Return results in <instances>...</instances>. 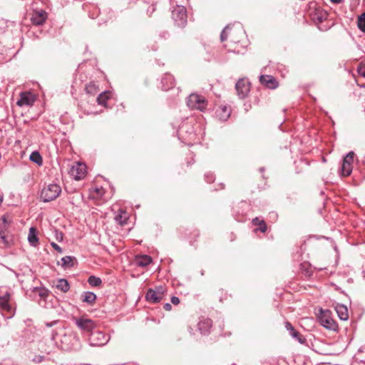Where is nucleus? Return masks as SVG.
<instances>
[{
  "instance_id": "40",
  "label": "nucleus",
  "mask_w": 365,
  "mask_h": 365,
  "mask_svg": "<svg viewBox=\"0 0 365 365\" xmlns=\"http://www.w3.org/2000/svg\"><path fill=\"white\" fill-rule=\"evenodd\" d=\"M171 302L173 304H175V305H178L180 303V299L177 297H171Z\"/></svg>"
},
{
  "instance_id": "1",
  "label": "nucleus",
  "mask_w": 365,
  "mask_h": 365,
  "mask_svg": "<svg viewBox=\"0 0 365 365\" xmlns=\"http://www.w3.org/2000/svg\"><path fill=\"white\" fill-rule=\"evenodd\" d=\"M61 192V188L58 184H49L45 187L41 194L43 202H50L56 199Z\"/></svg>"
},
{
  "instance_id": "38",
  "label": "nucleus",
  "mask_w": 365,
  "mask_h": 365,
  "mask_svg": "<svg viewBox=\"0 0 365 365\" xmlns=\"http://www.w3.org/2000/svg\"><path fill=\"white\" fill-rule=\"evenodd\" d=\"M51 245L52 246V247L56 250L59 253H62L63 252V250L61 247H59L56 243L55 242H51Z\"/></svg>"
},
{
  "instance_id": "28",
  "label": "nucleus",
  "mask_w": 365,
  "mask_h": 365,
  "mask_svg": "<svg viewBox=\"0 0 365 365\" xmlns=\"http://www.w3.org/2000/svg\"><path fill=\"white\" fill-rule=\"evenodd\" d=\"M252 224L255 226H259L258 230L262 232H265L267 230V225L264 220H260L259 217H255L252 220Z\"/></svg>"
},
{
  "instance_id": "19",
  "label": "nucleus",
  "mask_w": 365,
  "mask_h": 365,
  "mask_svg": "<svg viewBox=\"0 0 365 365\" xmlns=\"http://www.w3.org/2000/svg\"><path fill=\"white\" fill-rule=\"evenodd\" d=\"M336 312L341 320H346L349 318L348 309L347 307L343 304H338L336 307Z\"/></svg>"
},
{
  "instance_id": "20",
  "label": "nucleus",
  "mask_w": 365,
  "mask_h": 365,
  "mask_svg": "<svg viewBox=\"0 0 365 365\" xmlns=\"http://www.w3.org/2000/svg\"><path fill=\"white\" fill-rule=\"evenodd\" d=\"M217 115L222 120H227L230 115V109L227 106H220L217 110Z\"/></svg>"
},
{
  "instance_id": "34",
  "label": "nucleus",
  "mask_w": 365,
  "mask_h": 365,
  "mask_svg": "<svg viewBox=\"0 0 365 365\" xmlns=\"http://www.w3.org/2000/svg\"><path fill=\"white\" fill-rule=\"evenodd\" d=\"M358 73L365 78V63H361L357 68Z\"/></svg>"
},
{
  "instance_id": "43",
  "label": "nucleus",
  "mask_w": 365,
  "mask_h": 365,
  "mask_svg": "<svg viewBox=\"0 0 365 365\" xmlns=\"http://www.w3.org/2000/svg\"><path fill=\"white\" fill-rule=\"evenodd\" d=\"M34 162H35L36 163H37V164H38V165H39V166L42 165V163H43V161H34Z\"/></svg>"
},
{
  "instance_id": "12",
  "label": "nucleus",
  "mask_w": 365,
  "mask_h": 365,
  "mask_svg": "<svg viewBox=\"0 0 365 365\" xmlns=\"http://www.w3.org/2000/svg\"><path fill=\"white\" fill-rule=\"evenodd\" d=\"M47 19V14L45 11H34L31 16V22L36 26L44 24Z\"/></svg>"
},
{
  "instance_id": "27",
  "label": "nucleus",
  "mask_w": 365,
  "mask_h": 365,
  "mask_svg": "<svg viewBox=\"0 0 365 365\" xmlns=\"http://www.w3.org/2000/svg\"><path fill=\"white\" fill-rule=\"evenodd\" d=\"M56 288L63 292H67L70 289V285L68 281L65 279H60L56 284Z\"/></svg>"
},
{
  "instance_id": "10",
  "label": "nucleus",
  "mask_w": 365,
  "mask_h": 365,
  "mask_svg": "<svg viewBox=\"0 0 365 365\" xmlns=\"http://www.w3.org/2000/svg\"><path fill=\"white\" fill-rule=\"evenodd\" d=\"M235 88L239 97L244 98L250 92V84L246 79L241 78L236 83Z\"/></svg>"
},
{
  "instance_id": "15",
  "label": "nucleus",
  "mask_w": 365,
  "mask_h": 365,
  "mask_svg": "<svg viewBox=\"0 0 365 365\" xmlns=\"http://www.w3.org/2000/svg\"><path fill=\"white\" fill-rule=\"evenodd\" d=\"M76 262V259L72 256H66L61 259L58 264L61 266L63 269H68L73 267Z\"/></svg>"
},
{
  "instance_id": "47",
  "label": "nucleus",
  "mask_w": 365,
  "mask_h": 365,
  "mask_svg": "<svg viewBox=\"0 0 365 365\" xmlns=\"http://www.w3.org/2000/svg\"><path fill=\"white\" fill-rule=\"evenodd\" d=\"M206 324H207V325H210V321H207V322H206Z\"/></svg>"
},
{
  "instance_id": "13",
  "label": "nucleus",
  "mask_w": 365,
  "mask_h": 365,
  "mask_svg": "<svg viewBox=\"0 0 365 365\" xmlns=\"http://www.w3.org/2000/svg\"><path fill=\"white\" fill-rule=\"evenodd\" d=\"M285 327L289 331V334L297 339L300 344H303L306 342V339L299 332L296 331L293 326L289 322L285 323Z\"/></svg>"
},
{
  "instance_id": "33",
  "label": "nucleus",
  "mask_w": 365,
  "mask_h": 365,
  "mask_svg": "<svg viewBox=\"0 0 365 365\" xmlns=\"http://www.w3.org/2000/svg\"><path fill=\"white\" fill-rule=\"evenodd\" d=\"M38 296L42 299H46L48 296V290L46 289L36 288Z\"/></svg>"
},
{
  "instance_id": "18",
  "label": "nucleus",
  "mask_w": 365,
  "mask_h": 365,
  "mask_svg": "<svg viewBox=\"0 0 365 365\" xmlns=\"http://www.w3.org/2000/svg\"><path fill=\"white\" fill-rule=\"evenodd\" d=\"M152 262V258L148 255L138 256L135 258V264L141 267H145Z\"/></svg>"
},
{
  "instance_id": "41",
  "label": "nucleus",
  "mask_w": 365,
  "mask_h": 365,
  "mask_svg": "<svg viewBox=\"0 0 365 365\" xmlns=\"http://www.w3.org/2000/svg\"><path fill=\"white\" fill-rule=\"evenodd\" d=\"M164 309L167 311H170L172 309V306L169 303H166L163 306Z\"/></svg>"
},
{
  "instance_id": "7",
  "label": "nucleus",
  "mask_w": 365,
  "mask_h": 365,
  "mask_svg": "<svg viewBox=\"0 0 365 365\" xmlns=\"http://www.w3.org/2000/svg\"><path fill=\"white\" fill-rule=\"evenodd\" d=\"M165 288L160 286L155 289H149L146 293V300L152 303H158L160 302L164 297Z\"/></svg>"
},
{
  "instance_id": "9",
  "label": "nucleus",
  "mask_w": 365,
  "mask_h": 365,
  "mask_svg": "<svg viewBox=\"0 0 365 365\" xmlns=\"http://www.w3.org/2000/svg\"><path fill=\"white\" fill-rule=\"evenodd\" d=\"M20 98L16 102L19 107L32 106L36 101V96L30 91L22 92L20 93Z\"/></svg>"
},
{
  "instance_id": "26",
  "label": "nucleus",
  "mask_w": 365,
  "mask_h": 365,
  "mask_svg": "<svg viewBox=\"0 0 365 365\" xmlns=\"http://www.w3.org/2000/svg\"><path fill=\"white\" fill-rule=\"evenodd\" d=\"M96 299V295L91 292H86L82 295V301L89 304H92Z\"/></svg>"
},
{
  "instance_id": "14",
  "label": "nucleus",
  "mask_w": 365,
  "mask_h": 365,
  "mask_svg": "<svg viewBox=\"0 0 365 365\" xmlns=\"http://www.w3.org/2000/svg\"><path fill=\"white\" fill-rule=\"evenodd\" d=\"M11 294L6 292L4 295L0 296V308L3 311H6L9 313L12 312V308L9 304Z\"/></svg>"
},
{
  "instance_id": "44",
  "label": "nucleus",
  "mask_w": 365,
  "mask_h": 365,
  "mask_svg": "<svg viewBox=\"0 0 365 365\" xmlns=\"http://www.w3.org/2000/svg\"><path fill=\"white\" fill-rule=\"evenodd\" d=\"M322 19H323V15H322V12H321V16L319 18V21H322Z\"/></svg>"
},
{
  "instance_id": "37",
  "label": "nucleus",
  "mask_w": 365,
  "mask_h": 365,
  "mask_svg": "<svg viewBox=\"0 0 365 365\" xmlns=\"http://www.w3.org/2000/svg\"><path fill=\"white\" fill-rule=\"evenodd\" d=\"M56 240L58 242H61L63 240V234L62 232L55 230Z\"/></svg>"
},
{
  "instance_id": "4",
  "label": "nucleus",
  "mask_w": 365,
  "mask_h": 365,
  "mask_svg": "<svg viewBox=\"0 0 365 365\" xmlns=\"http://www.w3.org/2000/svg\"><path fill=\"white\" fill-rule=\"evenodd\" d=\"M110 340V336L99 330H93L89 336V344L92 346H102Z\"/></svg>"
},
{
  "instance_id": "3",
  "label": "nucleus",
  "mask_w": 365,
  "mask_h": 365,
  "mask_svg": "<svg viewBox=\"0 0 365 365\" xmlns=\"http://www.w3.org/2000/svg\"><path fill=\"white\" fill-rule=\"evenodd\" d=\"M68 173L74 180H81L87 174V166L82 161H75L71 166Z\"/></svg>"
},
{
  "instance_id": "45",
  "label": "nucleus",
  "mask_w": 365,
  "mask_h": 365,
  "mask_svg": "<svg viewBox=\"0 0 365 365\" xmlns=\"http://www.w3.org/2000/svg\"><path fill=\"white\" fill-rule=\"evenodd\" d=\"M2 200H3L2 196H0V204L1 203Z\"/></svg>"
},
{
  "instance_id": "16",
  "label": "nucleus",
  "mask_w": 365,
  "mask_h": 365,
  "mask_svg": "<svg viewBox=\"0 0 365 365\" xmlns=\"http://www.w3.org/2000/svg\"><path fill=\"white\" fill-rule=\"evenodd\" d=\"M28 241L32 247H37L38 244V237L37 235V230L35 227H31L29 228L28 235Z\"/></svg>"
},
{
  "instance_id": "17",
  "label": "nucleus",
  "mask_w": 365,
  "mask_h": 365,
  "mask_svg": "<svg viewBox=\"0 0 365 365\" xmlns=\"http://www.w3.org/2000/svg\"><path fill=\"white\" fill-rule=\"evenodd\" d=\"M163 83V88L165 91H168L169 89L174 87L175 83L173 76L170 74H165L162 81Z\"/></svg>"
},
{
  "instance_id": "30",
  "label": "nucleus",
  "mask_w": 365,
  "mask_h": 365,
  "mask_svg": "<svg viewBox=\"0 0 365 365\" xmlns=\"http://www.w3.org/2000/svg\"><path fill=\"white\" fill-rule=\"evenodd\" d=\"M88 282L91 286L99 287L102 283V280L101 278L92 275L89 277Z\"/></svg>"
},
{
  "instance_id": "5",
  "label": "nucleus",
  "mask_w": 365,
  "mask_h": 365,
  "mask_svg": "<svg viewBox=\"0 0 365 365\" xmlns=\"http://www.w3.org/2000/svg\"><path fill=\"white\" fill-rule=\"evenodd\" d=\"M187 105L191 109H197L204 110L207 107V101L205 98L198 94H190L187 101Z\"/></svg>"
},
{
  "instance_id": "35",
  "label": "nucleus",
  "mask_w": 365,
  "mask_h": 365,
  "mask_svg": "<svg viewBox=\"0 0 365 365\" xmlns=\"http://www.w3.org/2000/svg\"><path fill=\"white\" fill-rule=\"evenodd\" d=\"M29 160H41V156L38 152L34 151L31 154Z\"/></svg>"
},
{
  "instance_id": "21",
  "label": "nucleus",
  "mask_w": 365,
  "mask_h": 365,
  "mask_svg": "<svg viewBox=\"0 0 365 365\" xmlns=\"http://www.w3.org/2000/svg\"><path fill=\"white\" fill-rule=\"evenodd\" d=\"M12 222V219L9 215H4L0 220V232L6 233L9 225Z\"/></svg>"
},
{
  "instance_id": "25",
  "label": "nucleus",
  "mask_w": 365,
  "mask_h": 365,
  "mask_svg": "<svg viewBox=\"0 0 365 365\" xmlns=\"http://www.w3.org/2000/svg\"><path fill=\"white\" fill-rule=\"evenodd\" d=\"M110 98V91H104L101 93L97 98V102L99 105L106 107L107 101Z\"/></svg>"
},
{
  "instance_id": "46",
  "label": "nucleus",
  "mask_w": 365,
  "mask_h": 365,
  "mask_svg": "<svg viewBox=\"0 0 365 365\" xmlns=\"http://www.w3.org/2000/svg\"><path fill=\"white\" fill-rule=\"evenodd\" d=\"M46 325H47L48 327H51V326H52V324H48H48H46Z\"/></svg>"
},
{
  "instance_id": "23",
  "label": "nucleus",
  "mask_w": 365,
  "mask_h": 365,
  "mask_svg": "<svg viewBox=\"0 0 365 365\" xmlns=\"http://www.w3.org/2000/svg\"><path fill=\"white\" fill-rule=\"evenodd\" d=\"M128 216L127 213L122 209L119 210L118 212L115 217V221L120 225H123L127 223Z\"/></svg>"
},
{
  "instance_id": "22",
  "label": "nucleus",
  "mask_w": 365,
  "mask_h": 365,
  "mask_svg": "<svg viewBox=\"0 0 365 365\" xmlns=\"http://www.w3.org/2000/svg\"><path fill=\"white\" fill-rule=\"evenodd\" d=\"M351 163V161H342L341 165V175L342 176H348L351 173L353 167Z\"/></svg>"
},
{
  "instance_id": "31",
  "label": "nucleus",
  "mask_w": 365,
  "mask_h": 365,
  "mask_svg": "<svg viewBox=\"0 0 365 365\" xmlns=\"http://www.w3.org/2000/svg\"><path fill=\"white\" fill-rule=\"evenodd\" d=\"M357 25L361 31L365 32V12L358 17Z\"/></svg>"
},
{
  "instance_id": "36",
  "label": "nucleus",
  "mask_w": 365,
  "mask_h": 365,
  "mask_svg": "<svg viewBox=\"0 0 365 365\" xmlns=\"http://www.w3.org/2000/svg\"><path fill=\"white\" fill-rule=\"evenodd\" d=\"M7 241L6 240L5 232H0V245H6Z\"/></svg>"
},
{
  "instance_id": "2",
  "label": "nucleus",
  "mask_w": 365,
  "mask_h": 365,
  "mask_svg": "<svg viewBox=\"0 0 365 365\" xmlns=\"http://www.w3.org/2000/svg\"><path fill=\"white\" fill-rule=\"evenodd\" d=\"M318 319L319 320L320 324L326 329L330 330H336L337 328V324L332 318L331 312L326 309L324 310L320 309L319 313L318 315Z\"/></svg>"
},
{
  "instance_id": "8",
  "label": "nucleus",
  "mask_w": 365,
  "mask_h": 365,
  "mask_svg": "<svg viewBox=\"0 0 365 365\" xmlns=\"http://www.w3.org/2000/svg\"><path fill=\"white\" fill-rule=\"evenodd\" d=\"M76 325L84 332H91L96 327V323L86 317L74 318Z\"/></svg>"
},
{
  "instance_id": "42",
  "label": "nucleus",
  "mask_w": 365,
  "mask_h": 365,
  "mask_svg": "<svg viewBox=\"0 0 365 365\" xmlns=\"http://www.w3.org/2000/svg\"><path fill=\"white\" fill-rule=\"evenodd\" d=\"M332 3H334V4H339L341 3L343 0H330Z\"/></svg>"
},
{
  "instance_id": "6",
  "label": "nucleus",
  "mask_w": 365,
  "mask_h": 365,
  "mask_svg": "<svg viewBox=\"0 0 365 365\" xmlns=\"http://www.w3.org/2000/svg\"><path fill=\"white\" fill-rule=\"evenodd\" d=\"M173 19L178 27H184L187 23L186 9L182 6H177L172 11Z\"/></svg>"
},
{
  "instance_id": "29",
  "label": "nucleus",
  "mask_w": 365,
  "mask_h": 365,
  "mask_svg": "<svg viewBox=\"0 0 365 365\" xmlns=\"http://www.w3.org/2000/svg\"><path fill=\"white\" fill-rule=\"evenodd\" d=\"M91 194L93 197H101L105 194V190L103 187H94L91 189Z\"/></svg>"
},
{
  "instance_id": "11",
  "label": "nucleus",
  "mask_w": 365,
  "mask_h": 365,
  "mask_svg": "<svg viewBox=\"0 0 365 365\" xmlns=\"http://www.w3.org/2000/svg\"><path fill=\"white\" fill-rule=\"evenodd\" d=\"M259 82L262 85L269 89H275L279 86L277 79L270 75L260 76Z\"/></svg>"
},
{
  "instance_id": "32",
  "label": "nucleus",
  "mask_w": 365,
  "mask_h": 365,
  "mask_svg": "<svg viewBox=\"0 0 365 365\" xmlns=\"http://www.w3.org/2000/svg\"><path fill=\"white\" fill-rule=\"evenodd\" d=\"M231 31H232V29L230 28L226 27L222 31V32L221 34V36H220L221 41H225L227 38L228 36L230 34Z\"/></svg>"
},
{
  "instance_id": "39",
  "label": "nucleus",
  "mask_w": 365,
  "mask_h": 365,
  "mask_svg": "<svg viewBox=\"0 0 365 365\" xmlns=\"http://www.w3.org/2000/svg\"><path fill=\"white\" fill-rule=\"evenodd\" d=\"M355 157V153L353 151L349 152L343 160H353Z\"/></svg>"
},
{
  "instance_id": "24",
  "label": "nucleus",
  "mask_w": 365,
  "mask_h": 365,
  "mask_svg": "<svg viewBox=\"0 0 365 365\" xmlns=\"http://www.w3.org/2000/svg\"><path fill=\"white\" fill-rule=\"evenodd\" d=\"M99 87L95 82H90L85 86V91L88 94L94 96L99 91Z\"/></svg>"
}]
</instances>
